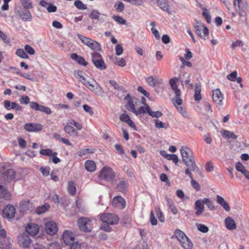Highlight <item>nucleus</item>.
<instances>
[{
    "label": "nucleus",
    "mask_w": 249,
    "mask_h": 249,
    "mask_svg": "<svg viewBox=\"0 0 249 249\" xmlns=\"http://www.w3.org/2000/svg\"><path fill=\"white\" fill-rule=\"evenodd\" d=\"M194 99L196 101H199L201 99V85L199 83L196 84Z\"/></svg>",
    "instance_id": "obj_33"
},
{
    "label": "nucleus",
    "mask_w": 249,
    "mask_h": 249,
    "mask_svg": "<svg viewBox=\"0 0 249 249\" xmlns=\"http://www.w3.org/2000/svg\"><path fill=\"white\" fill-rule=\"evenodd\" d=\"M124 100L127 101V108L128 110L131 111L133 113L136 112V109L135 105L132 100V98L130 94H127L124 97Z\"/></svg>",
    "instance_id": "obj_26"
},
{
    "label": "nucleus",
    "mask_w": 249,
    "mask_h": 249,
    "mask_svg": "<svg viewBox=\"0 0 249 249\" xmlns=\"http://www.w3.org/2000/svg\"><path fill=\"white\" fill-rule=\"evenodd\" d=\"M16 172L14 169H9L4 172L2 174V178L8 182L11 181L15 178Z\"/></svg>",
    "instance_id": "obj_21"
},
{
    "label": "nucleus",
    "mask_w": 249,
    "mask_h": 249,
    "mask_svg": "<svg viewBox=\"0 0 249 249\" xmlns=\"http://www.w3.org/2000/svg\"><path fill=\"white\" fill-rule=\"evenodd\" d=\"M203 202L204 203V204H206L211 210H213L215 209V207L213 205V201L211 200L209 198H203Z\"/></svg>",
    "instance_id": "obj_50"
},
{
    "label": "nucleus",
    "mask_w": 249,
    "mask_h": 249,
    "mask_svg": "<svg viewBox=\"0 0 249 249\" xmlns=\"http://www.w3.org/2000/svg\"><path fill=\"white\" fill-rule=\"evenodd\" d=\"M25 230L28 234L34 236L38 232L39 228L37 225L31 223L26 226Z\"/></svg>",
    "instance_id": "obj_23"
},
{
    "label": "nucleus",
    "mask_w": 249,
    "mask_h": 249,
    "mask_svg": "<svg viewBox=\"0 0 249 249\" xmlns=\"http://www.w3.org/2000/svg\"><path fill=\"white\" fill-rule=\"evenodd\" d=\"M112 18L120 24L124 25L126 23V20L119 16H113Z\"/></svg>",
    "instance_id": "obj_54"
},
{
    "label": "nucleus",
    "mask_w": 249,
    "mask_h": 249,
    "mask_svg": "<svg viewBox=\"0 0 249 249\" xmlns=\"http://www.w3.org/2000/svg\"><path fill=\"white\" fill-rule=\"evenodd\" d=\"M68 191L71 195H74L76 193V187L73 181H69L68 185Z\"/></svg>",
    "instance_id": "obj_45"
},
{
    "label": "nucleus",
    "mask_w": 249,
    "mask_h": 249,
    "mask_svg": "<svg viewBox=\"0 0 249 249\" xmlns=\"http://www.w3.org/2000/svg\"><path fill=\"white\" fill-rule=\"evenodd\" d=\"M78 37L84 44L89 47L92 50L98 51L101 50L100 44L96 41L80 34L78 35Z\"/></svg>",
    "instance_id": "obj_2"
},
{
    "label": "nucleus",
    "mask_w": 249,
    "mask_h": 249,
    "mask_svg": "<svg viewBox=\"0 0 249 249\" xmlns=\"http://www.w3.org/2000/svg\"><path fill=\"white\" fill-rule=\"evenodd\" d=\"M9 194L7 190L3 187L2 185H0V198L7 199L9 197Z\"/></svg>",
    "instance_id": "obj_47"
},
{
    "label": "nucleus",
    "mask_w": 249,
    "mask_h": 249,
    "mask_svg": "<svg viewBox=\"0 0 249 249\" xmlns=\"http://www.w3.org/2000/svg\"><path fill=\"white\" fill-rule=\"evenodd\" d=\"M18 15L20 18L24 21H31L32 18V15L29 10L25 11L18 12Z\"/></svg>",
    "instance_id": "obj_30"
},
{
    "label": "nucleus",
    "mask_w": 249,
    "mask_h": 249,
    "mask_svg": "<svg viewBox=\"0 0 249 249\" xmlns=\"http://www.w3.org/2000/svg\"><path fill=\"white\" fill-rule=\"evenodd\" d=\"M85 168L87 171L92 172L96 169V164L94 161L88 160L85 162Z\"/></svg>",
    "instance_id": "obj_36"
},
{
    "label": "nucleus",
    "mask_w": 249,
    "mask_h": 249,
    "mask_svg": "<svg viewBox=\"0 0 249 249\" xmlns=\"http://www.w3.org/2000/svg\"><path fill=\"white\" fill-rule=\"evenodd\" d=\"M63 240L66 245L71 244L74 242V237L73 233L68 231H65L63 232Z\"/></svg>",
    "instance_id": "obj_20"
},
{
    "label": "nucleus",
    "mask_w": 249,
    "mask_h": 249,
    "mask_svg": "<svg viewBox=\"0 0 249 249\" xmlns=\"http://www.w3.org/2000/svg\"><path fill=\"white\" fill-rule=\"evenodd\" d=\"M195 210L196 211V215H200L204 210V203L203 202V199L197 200L195 204Z\"/></svg>",
    "instance_id": "obj_22"
},
{
    "label": "nucleus",
    "mask_w": 249,
    "mask_h": 249,
    "mask_svg": "<svg viewBox=\"0 0 249 249\" xmlns=\"http://www.w3.org/2000/svg\"><path fill=\"white\" fill-rule=\"evenodd\" d=\"M0 38L6 44H9L11 42L10 38L0 30Z\"/></svg>",
    "instance_id": "obj_52"
},
{
    "label": "nucleus",
    "mask_w": 249,
    "mask_h": 249,
    "mask_svg": "<svg viewBox=\"0 0 249 249\" xmlns=\"http://www.w3.org/2000/svg\"><path fill=\"white\" fill-rule=\"evenodd\" d=\"M83 72L81 71H74L75 76L79 79L85 86L91 91L94 92L97 96L103 97L105 95V92L102 88L93 79L92 82L87 81L83 75Z\"/></svg>",
    "instance_id": "obj_1"
},
{
    "label": "nucleus",
    "mask_w": 249,
    "mask_h": 249,
    "mask_svg": "<svg viewBox=\"0 0 249 249\" xmlns=\"http://www.w3.org/2000/svg\"><path fill=\"white\" fill-rule=\"evenodd\" d=\"M173 104L177 107L179 113H180L184 118L188 119H190L191 118L190 114L185 109H183L181 105H178L176 103V100H175V102L173 101Z\"/></svg>",
    "instance_id": "obj_29"
},
{
    "label": "nucleus",
    "mask_w": 249,
    "mask_h": 249,
    "mask_svg": "<svg viewBox=\"0 0 249 249\" xmlns=\"http://www.w3.org/2000/svg\"><path fill=\"white\" fill-rule=\"evenodd\" d=\"M213 99L217 106H221L222 105L223 95L219 89L213 90Z\"/></svg>",
    "instance_id": "obj_15"
},
{
    "label": "nucleus",
    "mask_w": 249,
    "mask_h": 249,
    "mask_svg": "<svg viewBox=\"0 0 249 249\" xmlns=\"http://www.w3.org/2000/svg\"><path fill=\"white\" fill-rule=\"evenodd\" d=\"M80 230L84 232H89L92 229V221L88 218L81 217L78 220Z\"/></svg>",
    "instance_id": "obj_5"
},
{
    "label": "nucleus",
    "mask_w": 249,
    "mask_h": 249,
    "mask_svg": "<svg viewBox=\"0 0 249 249\" xmlns=\"http://www.w3.org/2000/svg\"><path fill=\"white\" fill-rule=\"evenodd\" d=\"M196 226L198 230L203 233H206L209 231V228L202 224H198Z\"/></svg>",
    "instance_id": "obj_56"
},
{
    "label": "nucleus",
    "mask_w": 249,
    "mask_h": 249,
    "mask_svg": "<svg viewBox=\"0 0 249 249\" xmlns=\"http://www.w3.org/2000/svg\"><path fill=\"white\" fill-rule=\"evenodd\" d=\"M42 128V125L37 123H26L24 125V128L29 132H37L40 131Z\"/></svg>",
    "instance_id": "obj_13"
},
{
    "label": "nucleus",
    "mask_w": 249,
    "mask_h": 249,
    "mask_svg": "<svg viewBox=\"0 0 249 249\" xmlns=\"http://www.w3.org/2000/svg\"><path fill=\"white\" fill-rule=\"evenodd\" d=\"M167 160H172L176 164H177L178 161V157L175 154H169Z\"/></svg>",
    "instance_id": "obj_63"
},
{
    "label": "nucleus",
    "mask_w": 249,
    "mask_h": 249,
    "mask_svg": "<svg viewBox=\"0 0 249 249\" xmlns=\"http://www.w3.org/2000/svg\"><path fill=\"white\" fill-rule=\"evenodd\" d=\"M225 223L226 228L229 230H233L236 229V225L234 220L231 217H227L225 219Z\"/></svg>",
    "instance_id": "obj_28"
},
{
    "label": "nucleus",
    "mask_w": 249,
    "mask_h": 249,
    "mask_svg": "<svg viewBox=\"0 0 249 249\" xmlns=\"http://www.w3.org/2000/svg\"><path fill=\"white\" fill-rule=\"evenodd\" d=\"M71 57L72 59L75 60L77 63H78L80 65L85 66L88 65V62L86 61V60L83 57L77 55L75 53H72L71 55Z\"/></svg>",
    "instance_id": "obj_31"
},
{
    "label": "nucleus",
    "mask_w": 249,
    "mask_h": 249,
    "mask_svg": "<svg viewBox=\"0 0 249 249\" xmlns=\"http://www.w3.org/2000/svg\"><path fill=\"white\" fill-rule=\"evenodd\" d=\"M137 90L142 93L143 95H144L147 98H149L150 94L149 92H148L147 91H146L143 87L141 86H139L137 88Z\"/></svg>",
    "instance_id": "obj_62"
},
{
    "label": "nucleus",
    "mask_w": 249,
    "mask_h": 249,
    "mask_svg": "<svg viewBox=\"0 0 249 249\" xmlns=\"http://www.w3.org/2000/svg\"><path fill=\"white\" fill-rule=\"evenodd\" d=\"M223 137L227 138H231L233 140L237 139V136L235 135L233 132L228 130H224L222 133Z\"/></svg>",
    "instance_id": "obj_44"
},
{
    "label": "nucleus",
    "mask_w": 249,
    "mask_h": 249,
    "mask_svg": "<svg viewBox=\"0 0 249 249\" xmlns=\"http://www.w3.org/2000/svg\"><path fill=\"white\" fill-rule=\"evenodd\" d=\"M100 219L107 224L116 225L119 222V218L113 213H104L100 216Z\"/></svg>",
    "instance_id": "obj_4"
},
{
    "label": "nucleus",
    "mask_w": 249,
    "mask_h": 249,
    "mask_svg": "<svg viewBox=\"0 0 249 249\" xmlns=\"http://www.w3.org/2000/svg\"><path fill=\"white\" fill-rule=\"evenodd\" d=\"M202 15L206 18V21L208 23H210L211 22V16L210 13L208 12L207 9L206 8L203 9Z\"/></svg>",
    "instance_id": "obj_58"
},
{
    "label": "nucleus",
    "mask_w": 249,
    "mask_h": 249,
    "mask_svg": "<svg viewBox=\"0 0 249 249\" xmlns=\"http://www.w3.org/2000/svg\"><path fill=\"white\" fill-rule=\"evenodd\" d=\"M175 235L180 242L185 240L188 237L184 232L179 229L175 230Z\"/></svg>",
    "instance_id": "obj_37"
},
{
    "label": "nucleus",
    "mask_w": 249,
    "mask_h": 249,
    "mask_svg": "<svg viewBox=\"0 0 249 249\" xmlns=\"http://www.w3.org/2000/svg\"><path fill=\"white\" fill-rule=\"evenodd\" d=\"M180 153L182 156V160H189L191 162H193V158H194L191 150L187 146H182L180 149Z\"/></svg>",
    "instance_id": "obj_11"
},
{
    "label": "nucleus",
    "mask_w": 249,
    "mask_h": 249,
    "mask_svg": "<svg viewBox=\"0 0 249 249\" xmlns=\"http://www.w3.org/2000/svg\"><path fill=\"white\" fill-rule=\"evenodd\" d=\"M46 232L48 234L53 235L58 231V228L55 223L51 221L47 222L45 226Z\"/></svg>",
    "instance_id": "obj_14"
},
{
    "label": "nucleus",
    "mask_w": 249,
    "mask_h": 249,
    "mask_svg": "<svg viewBox=\"0 0 249 249\" xmlns=\"http://www.w3.org/2000/svg\"><path fill=\"white\" fill-rule=\"evenodd\" d=\"M155 211L158 217L159 220L160 222H163L164 221V216H163V213L161 212L160 208L159 207H156L155 209Z\"/></svg>",
    "instance_id": "obj_49"
},
{
    "label": "nucleus",
    "mask_w": 249,
    "mask_h": 249,
    "mask_svg": "<svg viewBox=\"0 0 249 249\" xmlns=\"http://www.w3.org/2000/svg\"><path fill=\"white\" fill-rule=\"evenodd\" d=\"M106 16V15L101 14L97 10H93L89 15V17L92 19H97L100 23L105 22Z\"/></svg>",
    "instance_id": "obj_16"
},
{
    "label": "nucleus",
    "mask_w": 249,
    "mask_h": 249,
    "mask_svg": "<svg viewBox=\"0 0 249 249\" xmlns=\"http://www.w3.org/2000/svg\"><path fill=\"white\" fill-rule=\"evenodd\" d=\"M93 63L97 68L101 70H104L106 68V65L102 58L99 60L94 61Z\"/></svg>",
    "instance_id": "obj_41"
},
{
    "label": "nucleus",
    "mask_w": 249,
    "mask_h": 249,
    "mask_svg": "<svg viewBox=\"0 0 249 249\" xmlns=\"http://www.w3.org/2000/svg\"><path fill=\"white\" fill-rule=\"evenodd\" d=\"M146 111L149 115L153 118H159L161 117L163 115L162 113L160 111H152L149 105H147L146 106Z\"/></svg>",
    "instance_id": "obj_34"
},
{
    "label": "nucleus",
    "mask_w": 249,
    "mask_h": 249,
    "mask_svg": "<svg viewBox=\"0 0 249 249\" xmlns=\"http://www.w3.org/2000/svg\"><path fill=\"white\" fill-rule=\"evenodd\" d=\"M20 211L22 213H26L28 211L32 212L33 210V206L32 203L29 200H22L19 204Z\"/></svg>",
    "instance_id": "obj_17"
},
{
    "label": "nucleus",
    "mask_w": 249,
    "mask_h": 249,
    "mask_svg": "<svg viewBox=\"0 0 249 249\" xmlns=\"http://www.w3.org/2000/svg\"><path fill=\"white\" fill-rule=\"evenodd\" d=\"M64 130L69 135L72 137H77L78 133L75 130L73 127L70 125H66L64 128Z\"/></svg>",
    "instance_id": "obj_32"
},
{
    "label": "nucleus",
    "mask_w": 249,
    "mask_h": 249,
    "mask_svg": "<svg viewBox=\"0 0 249 249\" xmlns=\"http://www.w3.org/2000/svg\"><path fill=\"white\" fill-rule=\"evenodd\" d=\"M50 208L49 204L45 203L44 205L38 207L36 210V213L37 214H41L47 212Z\"/></svg>",
    "instance_id": "obj_39"
},
{
    "label": "nucleus",
    "mask_w": 249,
    "mask_h": 249,
    "mask_svg": "<svg viewBox=\"0 0 249 249\" xmlns=\"http://www.w3.org/2000/svg\"><path fill=\"white\" fill-rule=\"evenodd\" d=\"M166 199L167 201V205L171 212L173 214H176L178 213V211L176 207L174 205V202L170 198L167 197H166Z\"/></svg>",
    "instance_id": "obj_38"
},
{
    "label": "nucleus",
    "mask_w": 249,
    "mask_h": 249,
    "mask_svg": "<svg viewBox=\"0 0 249 249\" xmlns=\"http://www.w3.org/2000/svg\"><path fill=\"white\" fill-rule=\"evenodd\" d=\"M158 5L160 8L164 11H168L169 10V5L167 0H156Z\"/></svg>",
    "instance_id": "obj_42"
},
{
    "label": "nucleus",
    "mask_w": 249,
    "mask_h": 249,
    "mask_svg": "<svg viewBox=\"0 0 249 249\" xmlns=\"http://www.w3.org/2000/svg\"><path fill=\"white\" fill-rule=\"evenodd\" d=\"M20 2L25 9L32 8V4L30 0H20Z\"/></svg>",
    "instance_id": "obj_55"
},
{
    "label": "nucleus",
    "mask_w": 249,
    "mask_h": 249,
    "mask_svg": "<svg viewBox=\"0 0 249 249\" xmlns=\"http://www.w3.org/2000/svg\"><path fill=\"white\" fill-rule=\"evenodd\" d=\"M155 127L157 128H167V126H166L165 124L162 123L160 120L157 119L155 120Z\"/></svg>",
    "instance_id": "obj_60"
},
{
    "label": "nucleus",
    "mask_w": 249,
    "mask_h": 249,
    "mask_svg": "<svg viewBox=\"0 0 249 249\" xmlns=\"http://www.w3.org/2000/svg\"><path fill=\"white\" fill-rule=\"evenodd\" d=\"M194 24L195 32L196 35L200 37H205L209 35V30L208 28L203 23L196 21Z\"/></svg>",
    "instance_id": "obj_6"
},
{
    "label": "nucleus",
    "mask_w": 249,
    "mask_h": 249,
    "mask_svg": "<svg viewBox=\"0 0 249 249\" xmlns=\"http://www.w3.org/2000/svg\"><path fill=\"white\" fill-rule=\"evenodd\" d=\"M182 161L184 162L186 166L188 168H190L192 171H194L196 168H197V166L195 162V158H193V162H191L190 159L189 160H183Z\"/></svg>",
    "instance_id": "obj_35"
},
{
    "label": "nucleus",
    "mask_w": 249,
    "mask_h": 249,
    "mask_svg": "<svg viewBox=\"0 0 249 249\" xmlns=\"http://www.w3.org/2000/svg\"><path fill=\"white\" fill-rule=\"evenodd\" d=\"M117 11L122 12L124 9V5L121 1L116 3L114 6Z\"/></svg>",
    "instance_id": "obj_59"
},
{
    "label": "nucleus",
    "mask_w": 249,
    "mask_h": 249,
    "mask_svg": "<svg viewBox=\"0 0 249 249\" xmlns=\"http://www.w3.org/2000/svg\"><path fill=\"white\" fill-rule=\"evenodd\" d=\"M30 107L36 111H40L47 114H51L52 113V110L50 108L43 105H40L37 102H31L30 103Z\"/></svg>",
    "instance_id": "obj_12"
},
{
    "label": "nucleus",
    "mask_w": 249,
    "mask_h": 249,
    "mask_svg": "<svg viewBox=\"0 0 249 249\" xmlns=\"http://www.w3.org/2000/svg\"><path fill=\"white\" fill-rule=\"evenodd\" d=\"M16 209L15 207L10 204L7 205L2 210L3 216L9 220L14 217Z\"/></svg>",
    "instance_id": "obj_9"
},
{
    "label": "nucleus",
    "mask_w": 249,
    "mask_h": 249,
    "mask_svg": "<svg viewBox=\"0 0 249 249\" xmlns=\"http://www.w3.org/2000/svg\"><path fill=\"white\" fill-rule=\"evenodd\" d=\"M18 243L20 247L27 248L30 247L31 244V239L27 234H22L19 235L18 237Z\"/></svg>",
    "instance_id": "obj_10"
},
{
    "label": "nucleus",
    "mask_w": 249,
    "mask_h": 249,
    "mask_svg": "<svg viewBox=\"0 0 249 249\" xmlns=\"http://www.w3.org/2000/svg\"><path fill=\"white\" fill-rule=\"evenodd\" d=\"M216 201L227 212H229L231 210L229 203L220 196H216Z\"/></svg>",
    "instance_id": "obj_27"
},
{
    "label": "nucleus",
    "mask_w": 249,
    "mask_h": 249,
    "mask_svg": "<svg viewBox=\"0 0 249 249\" xmlns=\"http://www.w3.org/2000/svg\"><path fill=\"white\" fill-rule=\"evenodd\" d=\"M146 81L149 86L155 87L158 83L156 78L152 76H150L146 78Z\"/></svg>",
    "instance_id": "obj_51"
},
{
    "label": "nucleus",
    "mask_w": 249,
    "mask_h": 249,
    "mask_svg": "<svg viewBox=\"0 0 249 249\" xmlns=\"http://www.w3.org/2000/svg\"><path fill=\"white\" fill-rule=\"evenodd\" d=\"M177 78L171 79L169 81L170 85L173 90H174L176 94V103L178 105H182V100L180 98V91L178 89L177 85Z\"/></svg>",
    "instance_id": "obj_8"
},
{
    "label": "nucleus",
    "mask_w": 249,
    "mask_h": 249,
    "mask_svg": "<svg viewBox=\"0 0 249 249\" xmlns=\"http://www.w3.org/2000/svg\"><path fill=\"white\" fill-rule=\"evenodd\" d=\"M112 204L114 207L122 206V208H124L125 206V201L121 196H116L112 199Z\"/></svg>",
    "instance_id": "obj_24"
},
{
    "label": "nucleus",
    "mask_w": 249,
    "mask_h": 249,
    "mask_svg": "<svg viewBox=\"0 0 249 249\" xmlns=\"http://www.w3.org/2000/svg\"><path fill=\"white\" fill-rule=\"evenodd\" d=\"M129 183L125 178H122L117 184L115 189L120 192L125 193L128 189Z\"/></svg>",
    "instance_id": "obj_18"
},
{
    "label": "nucleus",
    "mask_w": 249,
    "mask_h": 249,
    "mask_svg": "<svg viewBox=\"0 0 249 249\" xmlns=\"http://www.w3.org/2000/svg\"><path fill=\"white\" fill-rule=\"evenodd\" d=\"M115 177V173L113 170L108 167L105 166L100 171L99 178L107 181H112Z\"/></svg>",
    "instance_id": "obj_3"
},
{
    "label": "nucleus",
    "mask_w": 249,
    "mask_h": 249,
    "mask_svg": "<svg viewBox=\"0 0 249 249\" xmlns=\"http://www.w3.org/2000/svg\"><path fill=\"white\" fill-rule=\"evenodd\" d=\"M242 0H234L233 5L240 17H245L247 15L248 4L241 3Z\"/></svg>",
    "instance_id": "obj_7"
},
{
    "label": "nucleus",
    "mask_w": 249,
    "mask_h": 249,
    "mask_svg": "<svg viewBox=\"0 0 249 249\" xmlns=\"http://www.w3.org/2000/svg\"><path fill=\"white\" fill-rule=\"evenodd\" d=\"M235 168L238 171L241 172L244 176L248 173V171L245 169V167L240 162L236 163Z\"/></svg>",
    "instance_id": "obj_43"
},
{
    "label": "nucleus",
    "mask_w": 249,
    "mask_h": 249,
    "mask_svg": "<svg viewBox=\"0 0 249 249\" xmlns=\"http://www.w3.org/2000/svg\"><path fill=\"white\" fill-rule=\"evenodd\" d=\"M150 221L151 225L153 226L156 225L157 224V220L153 211H151L150 213Z\"/></svg>",
    "instance_id": "obj_61"
},
{
    "label": "nucleus",
    "mask_w": 249,
    "mask_h": 249,
    "mask_svg": "<svg viewBox=\"0 0 249 249\" xmlns=\"http://www.w3.org/2000/svg\"><path fill=\"white\" fill-rule=\"evenodd\" d=\"M94 152V150L92 149L86 148L83 149L77 153V154L80 157H82V156L86 155L88 153H93Z\"/></svg>",
    "instance_id": "obj_57"
},
{
    "label": "nucleus",
    "mask_w": 249,
    "mask_h": 249,
    "mask_svg": "<svg viewBox=\"0 0 249 249\" xmlns=\"http://www.w3.org/2000/svg\"><path fill=\"white\" fill-rule=\"evenodd\" d=\"M40 154L43 156H51L52 155H56L57 153L56 152H53V151L51 149H41L40 152Z\"/></svg>",
    "instance_id": "obj_46"
},
{
    "label": "nucleus",
    "mask_w": 249,
    "mask_h": 249,
    "mask_svg": "<svg viewBox=\"0 0 249 249\" xmlns=\"http://www.w3.org/2000/svg\"><path fill=\"white\" fill-rule=\"evenodd\" d=\"M16 54L22 58H29L26 53L22 49H18L16 52Z\"/></svg>",
    "instance_id": "obj_48"
},
{
    "label": "nucleus",
    "mask_w": 249,
    "mask_h": 249,
    "mask_svg": "<svg viewBox=\"0 0 249 249\" xmlns=\"http://www.w3.org/2000/svg\"><path fill=\"white\" fill-rule=\"evenodd\" d=\"M12 246L11 240L10 238L6 237L0 239V248L1 249H11Z\"/></svg>",
    "instance_id": "obj_25"
},
{
    "label": "nucleus",
    "mask_w": 249,
    "mask_h": 249,
    "mask_svg": "<svg viewBox=\"0 0 249 249\" xmlns=\"http://www.w3.org/2000/svg\"><path fill=\"white\" fill-rule=\"evenodd\" d=\"M180 243L184 249H192L193 247V244L188 237Z\"/></svg>",
    "instance_id": "obj_40"
},
{
    "label": "nucleus",
    "mask_w": 249,
    "mask_h": 249,
    "mask_svg": "<svg viewBox=\"0 0 249 249\" xmlns=\"http://www.w3.org/2000/svg\"><path fill=\"white\" fill-rule=\"evenodd\" d=\"M4 108L10 110L11 109H15L17 111H22V107L16 102H10L8 100H5L3 102Z\"/></svg>",
    "instance_id": "obj_19"
},
{
    "label": "nucleus",
    "mask_w": 249,
    "mask_h": 249,
    "mask_svg": "<svg viewBox=\"0 0 249 249\" xmlns=\"http://www.w3.org/2000/svg\"><path fill=\"white\" fill-rule=\"evenodd\" d=\"M74 5L79 10H86L87 8V6L79 0H76Z\"/></svg>",
    "instance_id": "obj_53"
},
{
    "label": "nucleus",
    "mask_w": 249,
    "mask_h": 249,
    "mask_svg": "<svg viewBox=\"0 0 249 249\" xmlns=\"http://www.w3.org/2000/svg\"><path fill=\"white\" fill-rule=\"evenodd\" d=\"M24 49L25 51L30 55H33L35 54V51L34 49L29 45H26L24 47Z\"/></svg>",
    "instance_id": "obj_64"
}]
</instances>
